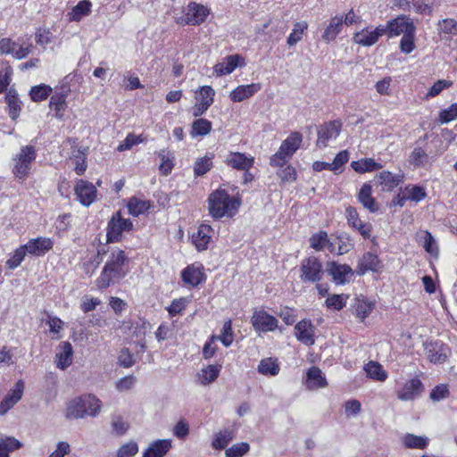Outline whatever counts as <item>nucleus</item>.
Segmentation results:
<instances>
[{
    "label": "nucleus",
    "mask_w": 457,
    "mask_h": 457,
    "mask_svg": "<svg viewBox=\"0 0 457 457\" xmlns=\"http://www.w3.org/2000/svg\"><path fill=\"white\" fill-rule=\"evenodd\" d=\"M314 329V326L310 320H303L295 326V337L301 343L312 345L315 343Z\"/></svg>",
    "instance_id": "nucleus-18"
},
{
    "label": "nucleus",
    "mask_w": 457,
    "mask_h": 457,
    "mask_svg": "<svg viewBox=\"0 0 457 457\" xmlns=\"http://www.w3.org/2000/svg\"><path fill=\"white\" fill-rule=\"evenodd\" d=\"M73 349L69 342H62L59 345V352L56 353L57 367L65 370L72 362Z\"/></svg>",
    "instance_id": "nucleus-28"
},
{
    "label": "nucleus",
    "mask_w": 457,
    "mask_h": 457,
    "mask_svg": "<svg viewBox=\"0 0 457 457\" xmlns=\"http://www.w3.org/2000/svg\"><path fill=\"white\" fill-rule=\"evenodd\" d=\"M210 13V10L200 4L191 2L187 4L185 23L189 25H200Z\"/></svg>",
    "instance_id": "nucleus-14"
},
{
    "label": "nucleus",
    "mask_w": 457,
    "mask_h": 457,
    "mask_svg": "<svg viewBox=\"0 0 457 457\" xmlns=\"http://www.w3.org/2000/svg\"><path fill=\"white\" fill-rule=\"evenodd\" d=\"M455 119H457V103L439 112V121L442 124L448 123Z\"/></svg>",
    "instance_id": "nucleus-58"
},
{
    "label": "nucleus",
    "mask_w": 457,
    "mask_h": 457,
    "mask_svg": "<svg viewBox=\"0 0 457 457\" xmlns=\"http://www.w3.org/2000/svg\"><path fill=\"white\" fill-rule=\"evenodd\" d=\"M138 453V445L136 442L130 441L122 445L116 453V457H134Z\"/></svg>",
    "instance_id": "nucleus-56"
},
{
    "label": "nucleus",
    "mask_w": 457,
    "mask_h": 457,
    "mask_svg": "<svg viewBox=\"0 0 457 457\" xmlns=\"http://www.w3.org/2000/svg\"><path fill=\"white\" fill-rule=\"evenodd\" d=\"M380 269V262L376 254L366 253L362 255L358 262L356 273L360 276L364 275L367 271H378Z\"/></svg>",
    "instance_id": "nucleus-23"
},
{
    "label": "nucleus",
    "mask_w": 457,
    "mask_h": 457,
    "mask_svg": "<svg viewBox=\"0 0 457 457\" xmlns=\"http://www.w3.org/2000/svg\"><path fill=\"white\" fill-rule=\"evenodd\" d=\"M251 323L257 332H272L278 328V320L264 310H255Z\"/></svg>",
    "instance_id": "nucleus-7"
},
{
    "label": "nucleus",
    "mask_w": 457,
    "mask_h": 457,
    "mask_svg": "<svg viewBox=\"0 0 457 457\" xmlns=\"http://www.w3.org/2000/svg\"><path fill=\"white\" fill-rule=\"evenodd\" d=\"M127 262L128 257L124 251L120 249L113 250L99 278L96 280V287L100 289L107 288L112 283L118 282L123 278L128 272L126 269Z\"/></svg>",
    "instance_id": "nucleus-1"
},
{
    "label": "nucleus",
    "mask_w": 457,
    "mask_h": 457,
    "mask_svg": "<svg viewBox=\"0 0 457 457\" xmlns=\"http://www.w3.org/2000/svg\"><path fill=\"white\" fill-rule=\"evenodd\" d=\"M133 227L132 222L129 219L121 217L118 212L112 215L108 222L107 237L110 242H117L120 239L123 231H129Z\"/></svg>",
    "instance_id": "nucleus-8"
},
{
    "label": "nucleus",
    "mask_w": 457,
    "mask_h": 457,
    "mask_svg": "<svg viewBox=\"0 0 457 457\" xmlns=\"http://www.w3.org/2000/svg\"><path fill=\"white\" fill-rule=\"evenodd\" d=\"M325 244H328V246L330 244L328 239V233L326 231H320L319 233L312 235L310 238L311 247L316 251L322 250Z\"/></svg>",
    "instance_id": "nucleus-55"
},
{
    "label": "nucleus",
    "mask_w": 457,
    "mask_h": 457,
    "mask_svg": "<svg viewBox=\"0 0 457 457\" xmlns=\"http://www.w3.org/2000/svg\"><path fill=\"white\" fill-rule=\"evenodd\" d=\"M225 162L235 170L248 171L253 165L254 158L244 153L231 152L227 155Z\"/></svg>",
    "instance_id": "nucleus-16"
},
{
    "label": "nucleus",
    "mask_w": 457,
    "mask_h": 457,
    "mask_svg": "<svg viewBox=\"0 0 457 457\" xmlns=\"http://www.w3.org/2000/svg\"><path fill=\"white\" fill-rule=\"evenodd\" d=\"M212 122L206 119H197L192 123L191 136L192 137H204L208 135L212 130Z\"/></svg>",
    "instance_id": "nucleus-40"
},
{
    "label": "nucleus",
    "mask_w": 457,
    "mask_h": 457,
    "mask_svg": "<svg viewBox=\"0 0 457 457\" xmlns=\"http://www.w3.org/2000/svg\"><path fill=\"white\" fill-rule=\"evenodd\" d=\"M21 447V443L14 437L8 436L0 440V457H10V453Z\"/></svg>",
    "instance_id": "nucleus-41"
},
{
    "label": "nucleus",
    "mask_w": 457,
    "mask_h": 457,
    "mask_svg": "<svg viewBox=\"0 0 457 457\" xmlns=\"http://www.w3.org/2000/svg\"><path fill=\"white\" fill-rule=\"evenodd\" d=\"M209 212L214 219L233 217L241 204L240 200L231 197L225 190H216L208 198Z\"/></svg>",
    "instance_id": "nucleus-2"
},
{
    "label": "nucleus",
    "mask_w": 457,
    "mask_h": 457,
    "mask_svg": "<svg viewBox=\"0 0 457 457\" xmlns=\"http://www.w3.org/2000/svg\"><path fill=\"white\" fill-rule=\"evenodd\" d=\"M127 206L129 212L137 217L145 213L151 208L152 204L150 201L133 196L129 200Z\"/></svg>",
    "instance_id": "nucleus-34"
},
{
    "label": "nucleus",
    "mask_w": 457,
    "mask_h": 457,
    "mask_svg": "<svg viewBox=\"0 0 457 457\" xmlns=\"http://www.w3.org/2000/svg\"><path fill=\"white\" fill-rule=\"evenodd\" d=\"M449 395L448 386L445 384H441L432 389L429 397L434 402H439L447 398Z\"/></svg>",
    "instance_id": "nucleus-59"
},
{
    "label": "nucleus",
    "mask_w": 457,
    "mask_h": 457,
    "mask_svg": "<svg viewBox=\"0 0 457 457\" xmlns=\"http://www.w3.org/2000/svg\"><path fill=\"white\" fill-rule=\"evenodd\" d=\"M212 167V157L204 156L198 158L194 165V174L197 177L203 176L207 173Z\"/></svg>",
    "instance_id": "nucleus-49"
},
{
    "label": "nucleus",
    "mask_w": 457,
    "mask_h": 457,
    "mask_svg": "<svg viewBox=\"0 0 457 457\" xmlns=\"http://www.w3.org/2000/svg\"><path fill=\"white\" fill-rule=\"evenodd\" d=\"M261 89V85L258 83H253L250 85H241L236 87L229 95L231 101L233 102H243L245 99L250 98L255 93Z\"/></svg>",
    "instance_id": "nucleus-25"
},
{
    "label": "nucleus",
    "mask_w": 457,
    "mask_h": 457,
    "mask_svg": "<svg viewBox=\"0 0 457 457\" xmlns=\"http://www.w3.org/2000/svg\"><path fill=\"white\" fill-rule=\"evenodd\" d=\"M215 91L211 86H203L195 93L196 103L206 104L211 106L213 103Z\"/></svg>",
    "instance_id": "nucleus-46"
},
{
    "label": "nucleus",
    "mask_w": 457,
    "mask_h": 457,
    "mask_svg": "<svg viewBox=\"0 0 457 457\" xmlns=\"http://www.w3.org/2000/svg\"><path fill=\"white\" fill-rule=\"evenodd\" d=\"M5 99L9 108V116L12 120H16L21 110V102L18 97V94L15 90L10 89L6 94Z\"/></svg>",
    "instance_id": "nucleus-35"
},
{
    "label": "nucleus",
    "mask_w": 457,
    "mask_h": 457,
    "mask_svg": "<svg viewBox=\"0 0 457 457\" xmlns=\"http://www.w3.org/2000/svg\"><path fill=\"white\" fill-rule=\"evenodd\" d=\"M136 361L129 348H122L119 355V363L124 368H129L135 364Z\"/></svg>",
    "instance_id": "nucleus-63"
},
{
    "label": "nucleus",
    "mask_w": 457,
    "mask_h": 457,
    "mask_svg": "<svg viewBox=\"0 0 457 457\" xmlns=\"http://www.w3.org/2000/svg\"><path fill=\"white\" fill-rule=\"evenodd\" d=\"M28 251L25 245H22L16 249L13 255L6 262V265L8 266V268L11 270L17 268L23 261Z\"/></svg>",
    "instance_id": "nucleus-57"
},
{
    "label": "nucleus",
    "mask_w": 457,
    "mask_h": 457,
    "mask_svg": "<svg viewBox=\"0 0 457 457\" xmlns=\"http://www.w3.org/2000/svg\"><path fill=\"white\" fill-rule=\"evenodd\" d=\"M52 92V88L45 84L32 87L29 96L34 102H40L46 99Z\"/></svg>",
    "instance_id": "nucleus-50"
},
{
    "label": "nucleus",
    "mask_w": 457,
    "mask_h": 457,
    "mask_svg": "<svg viewBox=\"0 0 457 457\" xmlns=\"http://www.w3.org/2000/svg\"><path fill=\"white\" fill-rule=\"evenodd\" d=\"M300 279L303 282L317 283L323 278L321 262L315 256H310L302 261Z\"/></svg>",
    "instance_id": "nucleus-6"
},
{
    "label": "nucleus",
    "mask_w": 457,
    "mask_h": 457,
    "mask_svg": "<svg viewBox=\"0 0 457 457\" xmlns=\"http://www.w3.org/2000/svg\"><path fill=\"white\" fill-rule=\"evenodd\" d=\"M213 229L210 225L202 224L197 232L193 234L192 242L198 251L206 250L212 237Z\"/></svg>",
    "instance_id": "nucleus-20"
},
{
    "label": "nucleus",
    "mask_w": 457,
    "mask_h": 457,
    "mask_svg": "<svg viewBox=\"0 0 457 457\" xmlns=\"http://www.w3.org/2000/svg\"><path fill=\"white\" fill-rule=\"evenodd\" d=\"M234 437L233 431L224 429L216 434L215 438L212 442V446L216 450L225 449Z\"/></svg>",
    "instance_id": "nucleus-42"
},
{
    "label": "nucleus",
    "mask_w": 457,
    "mask_h": 457,
    "mask_svg": "<svg viewBox=\"0 0 457 457\" xmlns=\"http://www.w3.org/2000/svg\"><path fill=\"white\" fill-rule=\"evenodd\" d=\"M419 243L422 245L427 253L432 256L438 255V247L434 237L427 230H422L417 233Z\"/></svg>",
    "instance_id": "nucleus-31"
},
{
    "label": "nucleus",
    "mask_w": 457,
    "mask_h": 457,
    "mask_svg": "<svg viewBox=\"0 0 457 457\" xmlns=\"http://www.w3.org/2000/svg\"><path fill=\"white\" fill-rule=\"evenodd\" d=\"M424 386L420 378H412L403 383L396 390L397 398L401 401H412L419 397Z\"/></svg>",
    "instance_id": "nucleus-9"
},
{
    "label": "nucleus",
    "mask_w": 457,
    "mask_h": 457,
    "mask_svg": "<svg viewBox=\"0 0 457 457\" xmlns=\"http://www.w3.org/2000/svg\"><path fill=\"white\" fill-rule=\"evenodd\" d=\"M157 155L161 160V163L159 165V170L161 173L164 176L169 175L174 167L173 154L167 149H162L157 153Z\"/></svg>",
    "instance_id": "nucleus-36"
},
{
    "label": "nucleus",
    "mask_w": 457,
    "mask_h": 457,
    "mask_svg": "<svg viewBox=\"0 0 457 457\" xmlns=\"http://www.w3.org/2000/svg\"><path fill=\"white\" fill-rule=\"evenodd\" d=\"M343 27V16H335L333 17L329 24L324 29L322 39L326 42H330L334 40L337 36L340 33Z\"/></svg>",
    "instance_id": "nucleus-33"
},
{
    "label": "nucleus",
    "mask_w": 457,
    "mask_h": 457,
    "mask_svg": "<svg viewBox=\"0 0 457 457\" xmlns=\"http://www.w3.org/2000/svg\"><path fill=\"white\" fill-rule=\"evenodd\" d=\"M351 167L358 173H365L380 169L382 166L371 158H365L360 161H353Z\"/></svg>",
    "instance_id": "nucleus-38"
},
{
    "label": "nucleus",
    "mask_w": 457,
    "mask_h": 457,
    "mask_svg": "<svg viewBox=\"0 0 457 457\" xmlns=\"http://www.w3.org/2000/svg\"><path fill=\"white\" fill-rule=\"evenodd\" d=\"M338 246L337 249L334 246L333 243H330L328 245V250L331 253H336L339 255L347 253L352 248L353 245L350 243V239L348 237L339 236L337 237Z\"/></svg>",
    "instance_id": "nucleus-52"
},
{
    "label": "nucleus",
    "mask_w": 457,
    "mask_h": 457,
    "mask_svg": "<svg viewBox=\"0 0 457 457\" xmlns=\"http://www.w3.org/2000/svg\"><path fill=\"white\" fill-rule=\"evenodd\" d=\"M181 278L185 284L196 287L204 280V274L200 268L190 265L182 270Z\"/></svg>",
    "instance_id": "nucleus-27"
},
{
    "label": "nucleus",
    "mask_w": 457,
    "mask_h": 457,
    "mask_svg": "<svg viewBox=\"0 0 457 457\" xmlns=\"http://www.w3.org/2000/svg\"><path fill=\"white\" fill-rule=\"evenodd\" d=\"M258 371L265 376H275L279 371V366L275 360L267 358L260 361Z\"/></svg>",
    "instance_id": "nucleus-48"
},
{
    "label": "nucleus",
    "mask_w": 457,
    "mask_h": 457,
    "mask_svg": "<svg viewBox=\"0 0 457 457\" xmlns=\"http://www.w3.org/2000/svg\"><path fill=\"white\" fill-rule=\"evenodd\" d=\"M427 358L433 363H444L449 353V348L441 341L428 342L425 345Z\"/></svg>",
    "instance_id": "nucleus-13"
},
{
    "label": "nucleus",
    "mask_w": 457,
    "mask_h": 457,
    "mask_svg": "<svg viewBox=\"0 0 457 457\" xmlns=\"http://www.w3.org/2000/svg\"><path fill=\"white\" fill-rule=\"evenodd\" d=\"M301 142L302 135L298 132L292 133L282 142L278 151L270 157V165L275 167L284 166L287 160L299 148Z\"/></svg>",
    "instance_id": "nucleus-5"
},
{
    "label": "nucleus",
    "mask_w": 457,
    "mask_h": 457,
    "mask_svg": "<svg viewBox=\"0 0 457 457\" xmlns=\"http://www.w3.org/2000/svg\"><path fill=\"white\" fill-rule=\"evenodd\" d=\"M405 193L409 200L420 202L426 197V192L421 187H406Z\"/></svg>",
    "instance_id": "nucleus-60"
},
{
    "label": "nucleus",
    "mask_w": 457,
    "mask_h": 457,
    "mask_svg": "<svg viewBox=\"0 0 457 457\" xmlns=\"http://www.w3.org/2000/svg\"><path fill=\"white\" fill-rule=\"evenodd\" d=\"M308 29L306 21H298L294 25V29L287 37V43L289 46L296 45L302 40L304 31Z\"/></svg>",
    "instance_id": "nucleus-45"
},
{
    "label": "nucleus",
    "mask_w": 457,
    "mask_h": 457,
    "mask_svg": "<svg viewBox=\"0 0 457 457\" xmlns=\"http://www.w3.org/2000/svg\"><path fill=\"white\" fill-rule=\"evenodd\" d=\"M37 157V152L33 145L22 146L20 152L13 157L12 173L20 179H24L29 175L33 162Z\"/></svg>",
    "instance_id": "nucleus-4"
},
{
    "label": "nucleus",
    "mask_w": 457,
    "mask_h": 457,
    "mask_svg": "<svg viewBox=\"0 0 457 457\" xmlns=\"http://www.w3.org/2000/svg\"><path fill=\"white\" fill-rule=\"evenodd\" d=\"M28 253L33 255H44L53 247V242L50 238L37 237L30 239L24 245Z\"/></svg>",
    "instance_id": "nucleus-24"
},
{
    "label": "nucleus",
    "mask_w": 457,
    "mask_h": 457,
    "mask_svg": "<svg viewBox=\"0 0 457 457\" xmlns=\"http://www.w3.org/2000/svg\"><path fill=\"white\" fill-rule=\"evenodd\" d=\"M249 444L241 442L235 444L231 447L228 448L225 452V455L226 457H243L249 452Z\"/></svg>",
    "instance_id": "nucleus-53"
},
{
    "label": "nucleus",
    "mask_w": 457,
    "mask_h": 457,
    "mask_svg": "<svg viewBox=\"0 0 457 457\" xmlns=\"http://www.w3.org/2000/svg\"><path fill=\"white\" fill-rule=\"evenodd\" d=\"M327 386L326 378L322 376V372L318 367H311L307 371L306 386L309 389H318Z\"/></svg>",
    "instance_id": "nucleus-30"
},
{
    "label": "nucleus",
    "mask_w": 457,
    "mask_h": 457,
    "mask_svg": "<svg viewBox=\"0 0 457 457\" xmlns=\"http://www.w3.org/2000/svg\"><path fill=\"white\" fill-rule=\"evenodd\" d=\"M390 37L401 34H415L416 27L411 18L405 15H400L390 21Z\"/></svg>",
    "instance_id": "nucleus-15"
},
{
    "label": "nucleus",
    "mask_w": 457,
    "mask_h": 457,
    "mask_svg": "<svg viewBox=\"0 0 457 457\" xmlns=\"http://www.w3.org/2000/svg\"><path fill=\"white\" fill-rule=\"evenodd\" d=\"M101 401L94 395H84L68 402L65 417L68 420L96 417L101 411Z\"/></svg>",
    "instance_id": "nucleus-3"
},
{
    "label": "nucleus",
    "mask_w": 457,
    "mask_h": 457,
    "mask_svg": "<svg viewBox=\"0 0 457 457\" xmlns=\"http://www.w3.org/2000/svg\"><path fill=\"white\" fill-rule=\"evenodd\" d=\"M74 191L78 200L84 206H89L96 198L97 191L96 187L83 179L77 181Z\"/></svg>",
    "instance_id": "nucleus-12"
},
{
    "label": "nucleus",
    "mask_w": 457,
    "mask_h": 457,
    "mask_svg": "<svg viewBox=\"0 0 457 457\" xmlns=\"http://www.w3.org/2000/svg\"><path fill=\"white\" fill-rule=\"evenodd\" d=\"M367 375L375 380L385 381L387 378L386 372L383 370L382 365L378 361H370L364 366Z\"/></svg>",
    "instance_id": "nucleus-37"
},
{
    "label": "nucleus",
    "mask_w": 457,
    "mask_h": 457,
    "mask_svg": "<svg viewBox=\"0 0 457 457\" xmlns=\"http://www.w3.org/2000/svg\"><path fill=\"white\" fill-rule=\"evenodd\" d=\"M341 128L342 123L337 120L321 125L318 130L317 146L320 148L326 147L328 140L336 138L339 135Z\"/></svg>",
    "instance_id": "nucleus-11"
},
{
    "label": "nucleus",
    "mask_w": 457,
    "mask_h": 457,
    "mask_svg": "<svg viewBox=\"0 0 457 457\" xmlns=\"http://www.w3.org/2000/svg\"><path fill=\"white\" fill-rule=\"evenodd\" d=\"M414 37H415V34H411V33L403 36L401 42H400V49L403 53L410 54L414 50V48H415Z\"/></svg>",
    "instance_id": "nucleus-62"
},
{
    "label": "nucleus",
    "mask_w": 457,
    "mask_h": 457,
    "mask_svg": "<svg viewBox=\"0 0 457 457\" xmlns=\"http://www.w3.org/2000/svg\"><path fill=\"white\" fill-rule=\"evenodd\" d=\"M90 8L91 3L89 1L83 0L79 2L78 4L72 8L71 12L70 13L71 21H79L82 19V17L87 16L90 13Z\"/></svg>",
    "instance_id": "nucleus-44"
},
{
    "label": "nucleus",
    "mask_w": 457,
    "mask_h": 457,
    "mask_svg": "<svg viewBox=\"0 0 457 457\" xmlns=\"http://www.w3.org/2000/svg\"><path fill=\"white\" fill-rule=\"evenodd\" d=\"M220 340L225 346H229L233 342L232 322L228 320L224 322L220 336H212L211 341Z\"/></svg>",
    "instance_id": "nucleus-47"
},
{
    "label": "nucleus",
    "mask_w": 457,
    "mask_h": 457,
    "mask_svg": "<svg viewBox=\"0 0 457 457\" xmlns=\"http://www.w3.org/2000/svg\"><path fill=\"white\" fill-rule=\"evenodd\" d=\"M220 368L219 365H208L196 374V381L202 386L212 384L219 377Z\"/></svg>",
    "instance_id": "nucleus-29"
},
{
    "label": "nucleus",
    "mask_w": 457,
    "mask_h": 457,
    "mask_svg": "<svg viewBox=\"0 0 457 457\" xmlns=\"http://www.w3.org/2000/svg\"><path fill=\"white\" fill-rule=\"evenodd\" d=\"M403 179L402 174H393L388 170H383L376 176L375 180L382 187L383 191H393Z\"/></svg>",
    "instance_id": "nucleus-22"
},
{
    "label": "nucleus",
    "mask_w": 457,
    "mask_h": 457,
    "mask_svg": "<svg viewBox=\"0 0 457 457\" xmlns=\"http://www.w3.org/2000/svg\"><path fill=\"white\" fill-rule=\"evenodd\" d=\"M171 447V440L158 439L149 445L143 453L142 457H164Z\"/></svg>",
    "instance_id": "nucleus-21"
},
{
    "label": "nucleus",
    "mask_w": 457,
    "mask_h": 457,
    "mask_svg": "<svg viewBox=\"0 0 457 457\" xmlns=\"http://www.w3.org/2000/svg\"><path fill=\"white\" fill-rule=\"evenodd\" d=\"M66 106L65 99L62 96H53L49 102V107L56 112V116L61 117V112L64 111Z\"/></svg>",
    "instance_id": "nucleus-61"
},
{
    "label": "nucleus",
    "mask_w": 457,
    "mask_h": 457,
    "mask_svg": "<svg viewBox=\"0 0 457 457\" xmlns=\"http://www.w3.org/2000/svg\"><path fill=\"white\" fill-rule=\"evenodd\" d=\"M347 298L348 295L344 294L333 295L327 298L326 305L328 308L340 311L345 306Z\"/></svg>",
    "instance_id": "nucleus-54"
},
{
    "label": "nucleus",
    "mask_w": 457,
    "mask_h": 457,
    "mask_svg": "<svg viewBox=\"0 0 457 457\" xmlns=\"http://www.w3.org/2000/svg\"><path fill=\"white\" fill-rule=\"evenodd\" d=\"M353 40L355 44L362 46H371L378 42L375 36L373 35V31H370L368 28L356 32L353 35Z\"/></svg>",
    "instance_id": "nucleus-43"
},
{
    "label": "nucleus",
    "mask_w": 457,
    "mask_h": 457,
    "mask_svg": "<svg viewBox=\"0 0 457 457\" xmlns=\"http://www.w3.org/2000/svg\"><path fill=\"white\" fill-rule=\"evenodd\" d=\"M71 449L68 442L60 441L56 445V449L48 457H65L70 454Z\"/></svg>",
    "instance_id": "nucleus-64"
},
{
    "label": "nucleus",
    "mask_w": 457,
    "mask_h": 457,
    "mask_svg": "<svg viewBox=\"0 0 457 457\" xmlns=\"http://www.w3.org/2000/svg\"><path fill=\"white\" fill-rule=\"evenodd\" d=\"M243 60L238 54H232L226 57V62L215 65L214 71L217 75L222 76L230 74L234 70L239 66V61Z\"/></svg>",
    "instance_id": "nucleus-32"
},
{
    "label": "nucleus",
    "mask_w": 457,
    "mask_h": 457,
    "mask_svg": "<svg viewBox=\"0 0 457 457\" xmlns=\"http://www.w3.org/2000/svg\"><path fill=\"white\" fill-rule=\"evenodd\" d=\"M326 270L337 284H345L347 281L346 276L353 274V270L349 265L339 264L336 262H328Z\"/></svg>",
    "instance_id": "nucleus-19"
},
{
    "label": "nucleus",
    "mask_w": 457,
    "mask_h": 457,
    "mask_svg": "<svg viewBox=\"0 0 457 457\" xmlns=\"http://www.w3.org/2000/svg\"><path fill=\"white\" fill-rule=\"evenodd\" d=\"M24 383L19 380L14 387L5 395L0 403V415H4L12 409L22 397Z\"/></svg>",
    "instance_id": "nucleus-17"
},
{
    "label": "nucleus",
    "mask_w": 457,
    "mask_h": 457,
    "mask_svg": "<svg viewBox=\"0 0 457 457\" xmlns=\"http://www.w3.org/2000/svg\"><path fill=\"white\" fill-rule=\"evenodd\" d=\"M358 200L369 212H376L378 211V204L375 198L372 197V188L370 184L366 183L361 187Z\"/></svg>",
    "instance_id": "nucleus-26"
},
{
    "label": "nucleus",
    "mask_w": 457,
    "mask_h": 457,
    "mask_svg": "<svg viewBox=\"0 0 457 457\" xmlns=\"http://www.w3.org/2000/svg\"><path fill=\"white\" fill-rule=\"evenodd\" d=\"M437 30L440 33L457 36V21L446 18L437 22Z\"/></svg>",
    "instance_id": "nucleus-51"
},
{
    "label": "nucleus",
    "mask_w": 457,
    "mask_h": 457,
    "mask_svg": "<svg viewBox=\"0 0 457 457\" xmlns=\"http://www.w3.org/2000/svg\"><path fill=\"white\" fill-rule=\"evenodd\" d=\"M345 215L348 225L357 230L364 239H370L371 237L372 225L361 220L355 208L348 206L345 209Z\"/></svg>",
    "instance_id": "nucleus-10"
},
{
    "label": "nucleus",
    "mask_w": 457,
    "mask_h": 457,
    "mask_svg": "<svg viewBox=\"0 0 457 457\" xmlns=\"http://www.w3.org/2000/svg\"><path fill=\"white\" fill-rule=\"evenodd\" d=\"M403 445L410 449H424L428 444V438L413 434H406L403 438Z\"/></svg>",
    "instance_id": "nucleus-39"
}]
</instances>
